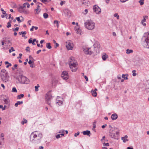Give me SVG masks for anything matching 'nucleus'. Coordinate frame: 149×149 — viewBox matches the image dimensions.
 <instances>
[{
	"instance_id": "1",
	"label": "nucleus",
	"mask_w": 149,
	"mask_h": 149,
	"mask_svg": "<svg viewBox=\"0 0 149 149\" xmlns=\"http://www.w3.org/2000/svg\"><path fill=\"white\" fill-rule=\"evenodd\" d=\"M100 45L98 43H94L93 47L91 48H86L84 49L83 51L86 54L91 55L92 54L97 55L100 52L99 48Z\"/></svg>"
},
{
	"instance_id": "2",
	"label": "nucleus",
	"mask_w": 149,
	"mask_h": 149,
	"mask_svg": "<svg viewBox=\"0 0 149 149\" xmlns=\"http://www.w3.org/2000/svg\"><path fill=\"white\" fill-rule=\"evenodd\" d=\"M42 137V134L39 133L37 131L33 132L31 134L30 141L34 143H40Z\"/></svg>"
},
{
	"instance_id": "3",
	"label": "nucleus",
	"mask_w": 149,
	"mask_h": 149,
	"mask_svg": "<svg viewBox=\"0 0 149 149\" xmlns=\"http://www.w3.org/2000/svg\"><path fill=\"white\" fill-rule=\"evenodd\" d=\"M17 83L27 84L29 83V79L22 75H19L16 78Z\"/></svg>"
},
{
	"instance_id": "4",
	"label": "nucleus",
	"mask_w": 149,
	"mask_h": 149,
	"mask_svg": "<svg viewBox=\"0 0 149 149\" xmlns=\"http://www.w3.org/2000/svg\"><path fill=\"white\" fill-rule=\"evenodd\" d=\"M142 39L143 46L147 48H149V31L144 33Z\"/></svg>"
},
{
	"instance_id": "5",
	"label": "nucleus",
	"mask_w": 149,
	"mask_h": 149,
	"mask_svg": "<svg viewBox=\"0 0 149 149\" xmlns=\"http://www.w3.org/2000/svg\"><path fill=\"white\" fill-rule=\"evenodd\" d=\"M86 28L89 30H92L95 27V23L91 20H88L84 23Z\"/></svg>"
},
{
	"instance_id": "6",
	"label": "nucleus",
	"mask_w": 149,
	"mask_h": 149,
	"mask_svg": "<svg viewBox=\"0 0 149 149\" xmlns=\"http://www.w3.org/2000/svg\"><path fill=\"white\" fill-rule=\"evenodd\" d=\"M73 58V57H71L70 58V60L69 61L70 63H69V65L71 70L72 72H75L77 70V69L76 68V64L75 63H72L71 61H72Z\"/></svg>"
},
{
	"instance_id": "7",
	"label": "nucleus",
	"mask_w": 149,
	"mask_h": 149,
	"mask_svg": "<svg viewBox=\"0 0 149 149\" xmlns=\"http://www.w3.org/2000/svg\"><path fill=\"white\" fill-rule=\"evenodd\" d=\"M52 98V96L50 93H47L46 95L45 100L46 103L50 106L51 105V100Z\"/></svg>"
},
{
	"instance_id": "8",
	"label": "nucleus",
	"mask_w": 149,
	"mask_h": 149,
	"mask_svg": "<svg viewBox=\"0 0 149 149\" xmlns=\"http://www.w3.org/2000/svg\"><path fill=\"white\" fill-rule=\"evenodd\" d=\"M1 77L2 80L4 82H6L8 81L9 76L8 74V73H6L5 74H1Z\"/></svg>"
},
{
	"instance_id": "9",
	"label": "nucleus",
	"mask_w": 149,
	"mask_h": 149,
	"mask_svg": "<svg viewBox=\"0 0 149 149\" xmlns=\"http://www.w3.org/2000/svg\"><path fill=\"white\" fill-rule=\"evenodd\" d=\"M3 41L4 42L5 44H7L9 46L12 45V39L9 38H3Z\"/></svg>"
},
{
	"instance_id": "10",
	"label": "nucleus",
	"mask_w": 149,
	"mask_h": 149,
	"mask_svg": "<svg viewBox=\"0 0 149 149\" xmlns=\"http://www.w3.org/2000/svg\"><path fill=\"white\" fill-rule=\"evenodd\" d=\"M93 11L97 14H99L101 12V9L97 5H95L93 6Z\"/></svg>"
},
{
	"instance_id": "11",
	"label": "nucleus",
	"mask_w": 149,
	"mask_h": 149,
	"mask_svg": "<svg viewBox=\"0 0 149 149\" xmlns=\"http://www.w3.org/2000/svg\"><path fill=\"white\" fill-rule=\"evenodd\" d=\"M66 47L68 50H72L73 48V45L71 42L68 41L66 42Z\"/></svg>"
},
{
	"instance_id": "12",
	"label": "nucleus",
	"mask_w": 149,
	"mask_h": 149,
	"mask_svg": "<svg viewBox=\"0 0 149 149\" xmlns=\"http://www.w3.org/2000/svg\"><path fill=\"white\" fill-rule=\"evenodd\" d=\"M61 77L63 79H67L68 78V73L66 71H64L61 74Z\"/></svg>"
},
{
	"instance_id": "13",
	"label": "nucleus",
	"mask_w": 149,
	"mask_h": 149,
	"mask_svg": "<svg viewBox=\"0 0 149 149\" xmlns=\"http://www.w3.org/2000/svg\"><path fill=\"white\" fill-rule=\"evenodd\" d=\"M113 131L114 132V131L112 129H110L109 132V135L111 138L117 139L115 133L113 132Z\"/></svg>"
},
{
	"instance_id": "14",
	"label": "nucleus",
	"mask_w": 149,
	"mask_h": 149,
	"mask_svg": "<svg viewBox=\"0 0 149 149\" xmlns=\"http://www.w3.org/2000/svg\"><path fill=\"white\" fill-rule=\"evenodd\" d=\"M63 12L67 16L69 17L71 16V12L68 9H65L63 10Z\"/></svg>"
},
{
	"instance_id": "15",
	"label": "nucleus",
	"mask_w": 149,
	"mask_h": 149,
	"mask_svg": "<svg viewBox=\"0 0 149 149\" xmlns=\"http://www.w3.org/2000/svg\"><path fill=\"white\" fill-rule=\"evenodd\" d=\"M118 117V115L116 113L113 114L111 116V118L113 120H116Z\"/></svg>"
},
{
	"instance_id": "16",
	"label": "nucleus",
	"mask_w": 149,
	"mask_h": 149,
	"mask_svg": "<svg viewBox=\"0 0 149 149\" xmlns=\"http://www.w3.org/2000/svg\"><path fill=\"white\" fill-rule=\"evenodd\" d=\"M146 90L147 93H149V80L147 81V84H146Z\"/></svg>"
},
{
	"instance_id": "17",
	"label": "nucleus",
	"mask_w": 149,
	"mask_h": 149,
	"mask_svg": "<svg viewBox=\"0 0 149 149\" xmlns=\"http://www.w3.org/2000/svg\"><path fill=\"white\" fill-rule=\"evenodd\" d=\"M127 136L125 135L124 137H121V139L123 141V142L125 143L128 141V139H127Z\"/></svg>"
},
{
	"instance_id": "18",
	"label": "nucleus",
	"mask_w": 149,
	"mask_h": 149,
	"mask_svg": "<svg viewBox=\"0 0 149 149\" xmlns=\"http://www.w3.org/2000/svg\"><path fill=\"white\" fill-rule=\"evenodd\" d=\"M83 134L84 135H87L90 136V135L89 134H91V132L90 131L87 130L83 131Z\"/></svg>"
},
{
	"instance_id": "19",
	"label": "nucleus",
	"mask_w": 149,
	"mask_h": 149,
	"mask_svg": "<svg viewBox=\"0 0 149 149\" xmlns=\"http://www.w3.org/2000/svg\"><path fill=\"white\" fill-rule=\"evenodd\" d=\"M24 8H23L22 6H20L18 8V11L19 12L21 13H23V11L24 9Z\"/></svg>"
},
{
	"instance_id": "20",
	"label": "nucleus",
	"mask_w": 149,
	"mask_h": 149,
	"mask_svg": "<svg viewBox=\"0 0 149 149\" xmlns=\"http://www.w3.org/2000/svg\"><path fill=\"white\" fill-rule=\"evenodd\" d=\"M17 71L19 73V74H22V73L23 72L21 67H17Z\"/></svg>"
},
{
	"instance_id": "21",
	"label": "nucleus",
	"mask_w": 149,
	"mask_h": 149,
	"mask_svg": "<svg viewBox=\"0 0 149 149\" xmlns=\"http://www.w3.org/2000/svg\"><path fill=\"white\" fill-rule=\"evenodd\" d=\"M128 75V74H123L122 75V77L124 79L127 80L128 78L127 77Z\"/></svg>"
},
{
	"instance_id": "22",
	"label": "nucleus",
	"mask_w": 149,
	"mask_h": 149,
	"mask_svg": "<svg viewBox=\"0 0 149 149\" xmlns=\"http://www.w3.org/2000/svg\"><path fill=\"white\" fill-rule=\"evenodd\" d=\"M23 102L22 101H18L17 102V103H16L15 104V106L16 107H17L18 106V105H20L21 104H23Z\"/></svg>"
},
{
	"instance_id": "23",
	"label": "nucleus",
	"mask_w": 149,
	"mask_h": 149,
	"mask_svg": "<svg viewBox=\"0 0 149 149\" xmlns=\"http://www.w3.org/2000/svg\"><path fill=\"white\" fill-rule=\"evenodd\" d=\"M26 6L28 8H29L30 7V4L28 3H24L22 6L23 8H24L26 7Z\"/></svg>"
},
{
	"instance_id": "24",
	"label": "nucleus",
	"mask_w": 149,
	"mask_h": 149,
	"mask_svg": "<svg viewBox=\"0 0 149 149\" xmlns=\"http://www.w3.org/2000/svg\"><path fill=\"white\" fill-rule=\"evenodd\" d=\"M91 92L92 93V95L94 97H96L97 96V93L94 90H92Z\"/></svg>"
},
{
	"instance_id": "25",
	"label": "nucleus",
	"mask_w": 149,
	"mask_h": 149,
	"mask_svg": "<svg viewBox=\"0 0 149 149\" xmlns=\"http://www.w3.org/2000/svg\"><path fill=\"white\" fill-rule=\"evenodd\" d=\"M56 103H57L58 105H61L63 103L62 100H57Z\"/></svg>"
},
{
	"instance_id": "26",
	"label": "nucleus",
	"mask_w": 149,
	"mask_h": 149,
	"mask_svg": "<svg viewBox=\"0 0 149 149\" xmlns=\"http://www.w3.org/2000/svg\"><path fill=\"white\" fill-rule=\"evenodd\" d=\"M46 47L47 48L49 49H50L52 48V46L51 45L50 43L48 42L46 43Z\"/></svg>"
},
{
	"instance_id": "27",
	"label": "nucleus",
	"mask_w": 149,
	"mask_h": 149,
	"mask_svg": "<svg viewBox=\"0 0 149 149\" xmlns=\"http://www.w3.org/2000/svg\"><path fill=\"white\" fill-rule=\"evenodd\" d=\"M5 64H6H6H8V65H7L6 66V68H8L10 66H12V64L10 63H9L8 61H6L5 62Z\"/></svg>"
},
{
	"instance_id": "28",
	"label": "nucleus",
	"mask_w": 149,
	"mask_h": 149,
	"mask_svg": "<svg viewBox=\"0 0 149 149\" xmlns=\"http://www.w3.org/2000/svg\"><path fill=\"white\" fill-rule=\"evenodd\" d=\"M36 5L37 6V8L41 7L42 5V3L38 2L36 3Z\"/></svg>"
},
{
	"instance_id": "29",
	"label": "nucleus",
	"mask_w": 149,
	"mask_h": 149,
	"mask_svg": "<svg viewBox=\"0 0 149 149\" xmlns=\"http://www.w3.org/2000/svg\"><path fill=\"white\" fill-rule=\"evenodd\" d=\"M24 96V95L23 94H21L20 95H18L17 97V98L18 99H20L23 97Z\"/></svg>"
},
{
	"instance_id": "30",
	"label": "nucleus",
	"mask_w": 149,
	"mask_h": 149,
	"mask_svg": "<svg viewBox=\"0 0 149 149\" xmlns=\"http://www.w3.org/2000/svg\"><path fill=\"white\" fill-rule=\"evenodd\" d=\"M108 57L106 54L105 55H103L102 56V59L104 61H105Z\"/></svg>"
},
{
	"instance_id": "31",
	"label": "nucleus",
	"mask_w": 149,
	"mask_h": 149,
	"mask_svg": "<svg viewBox=\"0 0 149 149\" xmlns=\"http://www.w3.org/2000/svg\"><path fill=\"white\" fill-rule=\"evenodd\" d=\"M133 52V51L131 49H127V50H126V53L128 54H129L130 53H132V52Z\"/></svg>"
},
{
	"instance_id": "32",
	"label": "nucleus",
	"mask_w": 149,
	"mask_h": 149,
	"mask_svg": "<svg viewBox=\"0 0 149 149\" xmlns=\"http://www.w3.org/2000/svg\"><path fill=\"white\" fill-rule=\"evenodd\" d=\"M148 16L146 15L144 16L143 17V19L141 21L142 22H145L146 21V19L148 18Z\"/></svg>"
},
{
	"instance_id": "33",
	"label": "nucleus",
	"mask_w": 149,
	"mask_h": 149,
	"mask_svg": "<svg viewBox=\"0 0 149 149\" xmlns=\"http://www.w3.org/2000/svg\"><path fill=\"white\" fill-rule=\"evenodd\" d=\"M1 10L2 11V13L3 14L5 15V16H6L7 15H8V14L6 13V11L4 10L3 8H1Z\"/></svg>"
},
{
	"instance_id": "34",
	"label": "nucleus",
	"mask_w": 149,
	"mask_h": 149,
	"mask_svg": "<svg viewBox=\"0 0 149 149\" xmlns=\"http://www.w3.org/2000/svg\"><path fill=\"white\" fill-rule=\"evenodd\" d=\"M35 11L36 12V14H38V13L39 12H40L41 11V9H39V8H38L36 9Z\"/></svg>"
},
{
	"instance_id": "35",
	"label": "nucleus",
	"mask_w": 149,
	"mask_h": 149,
	"mask_svg": "<svg viewBox=\"0 0 149 149\" xmlns=\"http://www.w3.org/2000/svg\"><path fill=\"white\" fill-rule=\"evenodd\" d=\"M43 16L44 18L45 19L47 18L48 17V14L46 13H45L43 14Z\"/></svg>"
},
{
	"instance_id": "36",
	"label": "nucleus",
	"mask_w": 149,
	"mask_h": 149,
	"mask_svg": "<svg viewBox=\"0 0 149 149\" xmlns=\"http://www.w3.org/2000/svg\"><path fill=\"white\" fill-rule=\"evenodd\" d=\"M60 22L59 21L57 20H55L54 21V23L56 24V26L57 27H58V23Z\"/></svg>"
},
{
	"instance_id": "37",
	"label": "nucleus",
	"mask_w": 149,
	"mask_h": 149,
	"mask_svg": "<svg viewBox=\"0 0 149 149\" xmlns=\"http://www.w3.org/2000/svg\"><path fill=\"white\" fill-rule=\"evenodd\" d=\"M17 64H15L14 65L13 67L12 68V69L13 70H14L15 69H17Z\"/></svg>"
},
{
	"instance_id": "38",
	"label": "nucleus",
	"mask_w": 149,
	"mask_h": 149,
	"mask_svg": "<svg viewBox=\"0 0 149 149\" xmlns=\"http://www.w3.org/2000/svg\"><path fill=\"white\" fill-rule=\"evenodd\" d=\"M23 120H24L22 121L21 122V123L22 125L24 124V123H26L27 122V121L24 118Z\"/></svg>"
},
{
	"instance_id": "39",
	"label": "nucleus",
	"mask_w": 149,
	"mask_h": 149,
	"mask_svg": "<svg viewBox=\"0 0 149 149\" xmlns=\"http://www.w3.org/2000/svg\"><path fill=\"white\" fill-rule=\"evenodd\" d=\"M5 104H9V101L8 99H5L3 100Z\"/></svg>"
},
{
	"instance_id": "40",
	"label": "nucleus",
	"mask_w": 149,
	"mask_h": 149,
	"mask_svg": "<svg viewBox=\"0 0 149 149\" xmlns=\"http://www.w3.org/2000/svg\"><path fill=\"white\" fill-rule=\"evenodd\" d=\"M114 17H116L118 19H119V16L118 15V14L117 13H115L114 14Z\"/></svg>"
},
{
	"instance_id": "41",
	"label": "nucleus",
	"mask_w": 149,
	"mask_h": 149,
	"mask_svg": "<svg viewBox=\"0 0 149 149\" xmlns=\"http://www.w3.org/2000/svg\"><path fill=\"white\" fill-rule=\"evenodd\" d=\"M12 92L16 93L17 92V90L16 89V88L15 87H14L12 88Z\"/></svg>"
},
{
	"instance_id": "42",
	"label": "nucleus",
	"mask_w": 149,
	"mask_h": 149,
	"mask_svg": "<svg viewBox=\"0 0 149 149\" xmlns=\"http://www.w3.org/2000/svg\"><path fill=\"white\" fill-rule=\"evenodd\" d=\"M144 0H140L139 1V2L140 3L141 6L142 5L144 4Z\"/></svg>"
},
{
	"instance_id": "43",
	"label": "nucleus",
	"mask_w": 149,
	"mask_h": 149,
	"mask_svg": "<svg viewBox=\"0 0 149 149\" xmlns=\"http://www.w3.org/2000/svg\"><path fill=\"white\" fill-rule=\"evenodd\" d=\"M103 146H109V143H105L104 142L103 143Z\"/></svg>"
},
{
	"instance_id": "44",
	"label": "nucleus",
	"mask_w": 149,
	"mask_h": 149,
	"mask_svg": "<svg viewBox=\"0 0 149 149\" xmlns=\"http://www.w3.org/2000/svg\"><path fill=\"white\" fill-rule=\"evenodd\" d=\"M1 72H2V73H3V74H5L6 73L8 72H6V70L4 69H2L1 70Z\"/></svg>"
},
{
	"instance_id": "45",
	"label": "nucleus",
	"mask_w": 149,
	"mask_h": 149,
	"mask_svg": "<svg viewBox=\"0 0 149 149\" xmlns=\"http://www.w3.org/2000/svg\"><path fill=\"white\" fill-rule=\"evenodd\" d=\"M15 51V50L12 47L9 50V52L10 53L12 52Z\"/></svg>"
},
{
	"instance_id": "46",
	"label": "nucleus",
	"mask_w": 149,
	"mask_h": 149,
	"mask_svg": "<svg viewBox=\"0 0 149 149\" xmlns=\"http://www.w3.org/2000/svg\"><path fill=\"white\" fill-rule=\"evenodd\" d=\"M105 136H103L102 139L101 140V141L102 142H104V141H106V140H105L106 139H105Z\"/></svg>"
},
{
	"instance_id": "47",
	"label": "nucleus",
	"mask_w": 149,
	"mask_h": 149,
	"mask_svg": "<svg viewBox=\"0 0 149 149\" xmlns=\"http://www.w3.org/2000/svg\"><path fill=\"white\" fill-rule=\"evenodd\" d=\"M78 30L77 31V33L79 34H81V30L79 28H78Z\"/></svg>"
},
{
	"instance_id": "48",
	"label": "nucleus",
	"mask_w": 149,
	"mask_h": 149,
	"mask_svg": "<svg viewBox=\"0 0 149 149\" xmlns=\"http://www.w3.org/2000/svg\"><path fill=\"white\" fill-rule=\"evenodd\" d=\"M16 19L18 22L19 23L21 22V21L20 20V17H17L16 18Z\"/></svg>"
},
{
	"instance_id": "49",
	"label": "nucleus",
	"mask_w": 149,
	"mask_h": 149,
	"mask_svg": "<svg viewBox=\"0 0 149 149\" xmlns=\"http://www.w3.org/2000/svg\"><path fill=\"white\" fill-rule=\"evenodd\" d=\"M30 66L32 68H33L35 67V64L33 63H32V64L30 65Z\"/></svg>"
},
{
	"instance_id": "50",
	"label": "nucleus",
	"mask_w": 149,
	"mask_h": 149,
	"mask_svg": "<svg viewBox=\"0 0 149 149\" xmlns=\"http://www.w3.org/2000/svg\"><path fill=\"white\" fill-rule=\"evenodd\" d=\"M19 28V27H16L15 29H13V31H18Z\"/></svg>"
},
{
	"instance_id": "51",
	"label": "nucleus",
	"mask_w": 149,
	"mask_h": 149,
	"mask_svg": "<svg viewBox=\"0 0 149 149\" xmlns=\"http://www.w3.org/2000/svg\"><path fill=\"white\" fill-rule=\"evenodd\" d=\"M7 27L9 28L11 26V24H10V22H8L7 23Z\"/></svg>"
},
{
	"instance_id": "52",
	"label": "nucleus",
	"mask_w": 149,
	"mask_h": 149,
	"mask_svg": "<svg viewBox=\"0 0 149 149\" xmlns=\"http://www.w3.org/2000/svg\"><path fill=\"white\" fill-rule=\"evenodd\" d=\"M32 38H30L29 40V43L30 44L31 43L33 42L32 41Z\"/></svg>"
},
{
	"instance_id": "53",
	"label": "nucleus",
	"mask_w": 149,
	"mask_h": 149,
	"mask_svg": "<svg viewBox=\"0 0 149 149\" xmlns=\"http://www.w3.org/2000/svg\"><path fill=\"white\" fill-rule=\"evenodd\" d=\"M23 13H24L25 14H28L29 13V12L24 9L23 11Z\"/></svg>"
},
{
	"instance_id": "54",
	"label": "nucleus",
	"mask_w": 149,
	"mask_h": 149,
	"mask_svg": "<svg viewBox=\"0 0 149 149\" xmlns=\"http://www.w3.org/2000/svg\"><path fill=\"white\" fill-rule=\"evenodd\" d=\"M135 70H134L132 71V72H133L132 75L133 76H135L136 75V73H135Z\"/></svg>"
},
{
	"instance_id": "55",
	"label": "nucleus",
	"mask_w": 149,
	"mask_h": 149,
	"mask_svg": "<svg viewBox=\"0 0 149 149\" xmlns=\"http://www.w3.org/2000/svg\"><path fill=\"white\" fill-rule=\"evenodd\" d=\"M80 132H78L77 133H76L74 134V136L75 137H76L78 135H79V134Z\"/></svg>"
},
{
	"instance_id": "56",
	"label": "nucleus",
	"mask_w": 149,
	"mask_h": 149,
	"mask_svg": "<svg viewBox=\"0 0 149 149\" xmlns=\"http://www.w3.org/2000/svg\"><path fill=\"white\" fill-rule=\"evenodd\" d=\"M22 54H21V53L19 54V56L18 57H17V58H18V59H19V58H21V57L22 56Z\"/></svg>"
},
{
	"instance_id": "57",
	"label": "nucleus",
	"mask_w": 149,
	"mask_h": 149,
	"mask_svg": "<svg viewBox=\"0 0 149 149\" xmlns=\"http://www.w3.org/2000/svg\"><path fill=\"white\" fill-rule=\"evenodd\" d=\"M82 3L83 4H84L85 5H87L86 1L85 0H84L82 2Z\"/></svg>"
},
{
	"instance_id": "58",
	"label": "nucleus",
	"mask_w": 149,
	"mask_h": 149,
	"mask_svg": "<svg viewBox=\"0 0 149 149\" xmlns=\"http://www.w3.org/2000/svg\"><path fill=\"white\" fill-rule=\"evenodd\" d=\"M88 11V10L87 9H86L84 10V12H85V13L83 12V13L85 15H86V14H87Z\"/></svg>"
},
{
	"instance_id": "59",
	"label": "nucleus",
	"mask_w": 149,
	"mask_h": 149,
	"mask_svg": "<svg viewBox=\"0 0 149 149\" xmlns=\"http://www.w3.org/2000/svg\"><path fill=\"white\" fill-rule=\"evenodd\" d=\"M34 63V61H32L31 60H30L28 62V63L30 65L31 64H32V63Z\"/></svg>"
},
{
	"instance_id": "60",
	"label": "nucleus",
	"mask_w": 149,
	"mask_h": 149,
	"mask_svg": "<svg viewBox=\"0 0 149 149\" xmlns=\"http://www.w3.org/2000/svg\"><path fill=\"white\" fill-rule=\"evenodd\" d=\"M35 91H38V86H35Z\"/></svg>"
},
{
	"instance_id": "61",
	"label": "nucleus",
	"mask_w": 149,
	"mask_h": 149,
	"mask_svg": "<svg viewBox=\"0 0 149 149\" xmlns=\"http://www.w3.org/2000/svg\"><path fill=\"white\" fill-rule=\"evenodd\" d=\"M26 31H22L21 33L22 35H25L26 34Z\"/></svg>"
},
{
	"instance_id": "62",
	"label": "nucleus",
	"mask_w": 149,
	"mask_h": 149,
	"mask_svg": "<svg viewBox=\"0 0 149 149\" xmlns=\"http://www.w3.org/2000/svg\"><path fill=\"white\" fill-rule=\"evenodd\" d=\"M142 22L141 21V23L142 24L143 26H146V24L145 23L143 22Z\"/></svg>"
},
{
	"instance_id": "63",
	"label": "nucleus",
	"mask_w": 149,
	"mask_h": 149,
	"mask_svg": "<svg viewBox=\"0 0 149 149\" xmlns=\"http://www.w3.org/2000/svg\"><path fill=\"white\" fill-rule=\"evenodd\" d=\"M117 77L118 79H121V77L120 75L119 74L117 76Z\"/></svg>"
},
{
	"instance_id": "64",
	"label": "nucleus",
	"mask_w": 149,
	"mask_h": 149,
	"mask_svg": "<svg viewBox=\"0 0 149 149\" xmlns=\"http://www.w3.org/2000/svg\"><path fill=\"white\" fill-rule=\"evenodd\" d=\"M84 78H85V79H86V81H88V79L86 75H84Z\"/></svg>"
}]
</instances>
